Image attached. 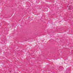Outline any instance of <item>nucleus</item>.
<instances>
[{
	"mask_svg": "<svg viewBox=\"0 0 73 73\" xmlns=\"http://www.w3.org/2000/svg\"><path fill=\"white\" fill-rule=\"evenodd\" d=\"M73 7L72 6H70L69 7V10H71V9H73Z\"/></svg>",
	"mask_w": 73,
	"mask_h": 73,
	"instance_id": "obj_1",
	"label": "nucleus"
}]
</instances>
